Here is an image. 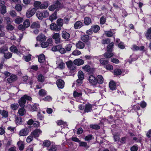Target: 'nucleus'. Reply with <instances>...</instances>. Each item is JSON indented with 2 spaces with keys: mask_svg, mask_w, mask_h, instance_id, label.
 <instances>
[{
  "mask_svg": "<svg viewBox=\"0 0 151 151\" xmlns=\"http://www.w3.org/2000/svg\"><path fill=\"white\" fill-rule=\"evenodd\" d=\"M31 99L30 97L26 95H24L23 97L21 98L18 101V103L21 107H23L25 104L26 100L30 101L31 100Z\"/></svg>",
  "mask_w": 151,
  "mask_h": 151,
  "instance_id": "1",
  "label": "nucleus"
},
{
  "mask_svg": "<svg viewBox=\"0 0 151 151\" xmlns=\"http://www.w3.org/2000/svg\"><path fill=\"white\" fill-rule=\"evenodd\" d=\"M62 5L61 3L58 1H57L55 3L49 7V9L50 11H53L55 9L61 7Z\"/></svg>",
  "mask_w": 151,
  "mask_h": 151,
  "instance_id": "2",
  "label": "nucleus"
},
{
  "mask_svg": "<svg viewBox=\"0 0 151 151\" xmlns=\"http://www.w3.org/2000/svg\"><path fill=\"white\" fill-rule=\"evenodd\" d=\"M52 42V39L51 38H50L47 39L46 41H43L40 44V45L42 48H45L51 44Z\"/></svg>",
  "mask_w": 151,
  "mask_h": 151,
  "instance_id": "3",
  "label": "nucleus"
},
{
  "mask_svg": "<svg viewBox=\"0 0 151 151\" xmlns=\"http://www.w3.org/2000/svg\"><path fill=\"white\" fill-rule=\"evenodd\" d=\"M37 41L42 42L43 41H45L46 40V37L43 34L39 35L36 38Z\"/></svg>",
  "mask_w": 151,
  "mask_h": 151,
  "instance_id": "4",
  "label": "nucleus"
},
{
  "mask_svg": "<svg viewBox=\"0 0 151 151\" xmlns=\"http://www.w3.org/2000/svg\"><path fill=\"white\" fill-rule=\"evenodd\" d=\"M9 49L11 52L16 53L19 55H21L22 54V52L21 51H18L17 47L14 45H12L10 47Z\"/></svg>",
  "mask_w": 151,
  "mask_h": 151,
  "instance_id": "5",
  "label": "nucleus"
},
{
  "mask_svg": "<svg viewBox=\"0 0 151 151\" xmlns=\"http://www.w3.org/2000/svg\"><path fill=\"white\" fill-rule=\"evenodd\" d=\"M57 64L58 65V67L61 69H63L65 67V63L63 60L59 58H57Z\"/></svg>",
  "mask_w": 151,
  "mask_h": 151,
  "instance_id": "6",
  "label": "nucleus"
},
{
  "mask_svg": "<svg viewBox=\"0 0 151 151\" xmlns=\"http://www.w3.org/2000/svg\"><path fill=\"white\" fill-rule=\"evenodd\" d=\"M42 133V131L41 130L39 129H36L31 132V134L35 138H36L38 137Z\"/></svg>",
  "mask_w": 151,
  "mask_h": 151,
  "instance_id": "7",
  "label": "nucleus"
},
{
  "mask_svg": "<svg viewBox=\"0 0 151 151\" xmlns=\"http://www.w3.org/2000/svg\"><path fill=\"white\" fill-rule=\"evenodd\" d=\"M36 9L35 8H33L31 10H27L26 13V16L27 18H30L32 17L35 13Z\"/></svg>",
  "mask_w": 151,
  "mask_h": 151,
  "instance_id": "8",
  "label": "nucleus"
},
{
  "mask_svg": "<svg viewBox=\"0 0 151 151\" xmlns=\"http://www.w3.org/2000/svg\"><path fill=\"white\" fill-rule=\"evenodd\" d=\"M28 133L29 130L28 129L25 128L22 129L20 131L19 134L20 136H24L27 135Z\"/></svg>",
  "mask_w": 151,
  "mask_h": 151,
  "instance_id": "9",
  "label": "nucleus"
},
{
  "mask_svg": "<svg viewBox=\"0 0 151 151\" xmlns=\"http://www.w3.org/2000/svg\"><path fill=\"white\" fill-rule=\"evenodd\" d=\"M58 87L60 88H63L64 86L65 83L62 79H58L56 82Z\"/></svg>",
  "mask_w": 151,
  "mask_h": 151,
  "instance_id": "10",
  "label": "nucleus"
},
{
  "mask_svg": "<svg viewBox=\"0 0 151 151\" xmlns=\"http://www.w3.org/2000/svg\"><path fill=\"white\" fill-rule=\"evenodd\" d=\"M17 79V77L16 75L12 74L7 78V81L9 83H11L16 81Z\"/></svg>",
  "mask_w": 151,
  "mask_h": 151,
  "instance_id": "11",
  "label": "nucleus"
},
{
  "mask_svg": "<svg viewBox=\"0 0 151 151\" xmlns=\"http://www.w3.org/2000/svg\"><path fill=\"white\" fill-rule=\"evenodd\" d=\"M88 81L92 85H95L97 84L96 78L93 75L90 76L89 77Z\"/></svg>",
  "mask_w": 151,
  "mask_h": 151,
  "instance_id": "12",
  "label": "nucleus"
},
{
  "mask_svg": "<svg viewBox=\"0 0 151 151\" xmlns=\"http://www.w3.org/2000/svg\"><path fill=\"white\" fill-rule=\"evenodd\" d=\"M74 64L77 65H83L84 63V61L83 60L78 58L75 60L73 61Z\"/></svg>",
  "mask_w": 151,
  "mask_h": 151,
  "instance_id": "13",
  "label": "nucleus"
},
{
  "mask_svg": "<svg viewBox=\"0 0 151 151\" xmlns=\"http://www.w3.org/2000/svg\"><path fill=\"white\" fill-rule=\"evenodd\" d=\"M92 105L88 103L85 105V107L84 109L85 112H88L91 111L92 110Z\"/></svg>",
  "mask_w": 151,
  "mask_h": 151,
  "instance_id": "14",
  "label": "nucleus"
},
{
  "mask_svg": "<svg viewBox=\"0 0 151 151\" xmlns=\"http://www.w3.org/2000/svg\"><path fill=\"white\" fill-rule=\"evenodd\" d=\"M62 36L63 38L64 39L67 40L70 37V34L65 31H63L62 33Z\"/></svg>",
  "mask_w": 151,
  "mask_h": 151,
  "instance_id": "15",
  "label": "nucleus"
},
{
  "mask_svg": "<svg viewBox=\"0 0 151 151\" xmlns=\"http://www.w3.org/2000/svg\"><path fill=\"white\" fill-rule=\"evenodd\" d=\"M50 29L53 30H60V28H59L58 26L55 24L52 23L50 25Z\"/></svg>",
  "mask_w": 151,
  "mask_h": 151,
  "instance_id": "16",
  "label": "nucleus"
},
{
  "mask_svg": "<svg viewBox=\"0 0 151 151\" xmlns=\"http://www.w3.org/2000/svg\"><path fill=\"white\" fill-rule=\"evenodd\" d=\"M76 46L78 48L83 49L85 45L83 42L80 41L76 43Z\"/></svg>",
  "mask_w": 151,
  "mask_h": 151,
  "instance_id": "17",
  "label": "nucleus"
},
{
  "mask_svg": "<svg viewBox=\"0 0 151 151\" xmlns=\"http://www.w3.org/2000/svg\"><path fill=\"white\" fill-rule=\"evenodd\" d=\"M83 26L82 23L80 21L76 22L74 24V27L76 29L80 28Z\"/></svg>",
  "mask_w": 151,
  "mask_h": 151,
  "instance_id": "18",
  "label": "nucleus"
},
{
  "mask_svg": "<svg viewBox=\"0 0 151 151\" xmlns=\"http://www.w3.org/2000/svg\"><path fill=\"white\" fill-rule=\"evenodd\" d=\"M30 27L32 29L39 28L40 25L38 22H34L31 25Z\"/></svg>",
  "mask_w": 151,
  "mask_h": 151,
  "instance_id": "19",
  "label": "nucleus"
},
{
  "mask_svg": "<svg viewBox=\"0 0 151 151\" xmlns=\"http://www.w3.org/2000/svg\"><path fill=\"white\" fill-rule=\"evenodd\" d=\"M96 81H97V83H98L101 84L103 83L104 78L101 76L98 75L96 78Z\"/></svg>",
  "mask_w": 151,
  "mask_h": 151,
  "instance_id": "20",
  "label": "nucleus"
},
{
  "mask_svg": "<svg viewBox=\"0 0 151 151\" xmlns=\"http://www.w3.org/2000/svg\"><path fill=\"white\" fill-rule=\"evenodd\" d=\"M19 105L17 103H13L10 105L11 109L13 110H16L18 108Z\"/></svg>",
  "mask_w": 151,
  "mask_h": 151,
  "instance_id": "21",
  "label": "nucleus"
},
{
  "mask_svg": "<svg viewBox=\"0 0 151 151\" xmlns=\"http://www.w3.org/2000/svg\"><path fill=\"white\" fill-rule=\"evenodd\" d=\"M17 145L19 149L20 150H22L24 148V145L23 142L19 141L18 142Z\"/></svg>",
  "mask_w": 151,
  "mask_h": 151,
  "instance_id": "22",
  "label": "nucleus"
},
{
  "mask_svg": "<svg viewBox=\"0 0 151 151\" xmlns=\"http://www.w3.org/2000/svg\"><path fill=\"white\" fill-rule=\"evenodd\" d=\"M109 86L110 89L112 90H114L115 89V82L113 81H111L109 83Z\"/></svg>",
  "mask_w": 151,
  "mask_h": 151,
  "instance_id": "23",
  "label": "nucleus"
},
{
  "mask_svg": "<svg viewBox=\"0 0 151 151\" xmlns=\"http://www.w3.org/2000/svg\"><path fill=\"white\" fill-rule=\"evenodd\" d=\"M45 60V56L43 54H41L38 56V61L40 63H43Z\"/></svg>",
  "mask_w": 151,
  "mask_h": 151,
  "instance_id": "24",
  "label": "nucleus"
},
{
  "mask_svg": "<svg viewBox=\"0 0 151 151\" xmlns=\"http://www.w3.org/2000/svg\"><path fill=\"white\" fill-rule=\"evenodd\" d=\"M36 15L38 19L40 20H42L43 18L42 13V12L38 11L36 13Z\"/></svg>",
  "mask_w": 151,
  "mask_h": 151,
  "instance_id": "25",
  "label": "nucleus"
},
{
  "mask_svg": "<svg viewBox=\"0 0 151 151\" xmlns=\"http://www.w3.org/2000/svg\"><path fill=\"white\" fill-rule=\"evenodd\" d=\"M104 56L106 58H109L112 57L114 54L112 52H106L104 54Z\"/></svg>",
  "mask_w": 151,
  "mask_h": 151,
  "instance_id": "26",
  "label": "nucleus"
},
{
  "mask_svg": "<svg viewBox=\"0 0 151 151\" xmlns=\"http://www.w3.org/2000/svg\"><path fill=\"white\" fill-rule=\"evenodd\" d=\"M66 65L69 68L70 70H73L75 67L74 65L71 61H69L66 63Z\"/></svg>",
  "mask_w": 151,
  "mask_h": 151,
  "instance_id": "27",
  "label": "nucleus"
},
{
  "mask_svg": "<svg viewBox=\"0 0 151 151\" xmlns=\"http://www.w3.org/2000/svg\"><path fill=\"white\" fill-rule=\"evenodd\" d=\"M18 113L20 116H23L26 113V111L24 108L19 109L18 111Z\"/></svg>",
  "mask_w": 151,
  "mask_h": 151,
  "instance_id": "28",
  "label": "nucleus"
},
{
  "mask_svg": "<svg viewBox=\"0 0 151 151\" xmlns=\"http://www.w3.org/2000/svg\"><path fill=\"white\" fill-rule=\"evenodd\" d=\"M48 6L47 3L46 2H44L42 3L41 2L40 5V9H45L47 8Z\"/></svg>",
  "mask_w": 151,
  "mask_h": 151,
  "instance_id": "29",
  "label": "nucleus"
},
{
  "mask_svg": "<svg viewBox=\"0 0 151 151\" xmlns=\"http://www.w3.org/2000/svg\"><path fill=\"white\" fill-rule=\"evenodd\" d=\"M114 43L112 42L110 43L108 46L107 48V50L108 52H111L112 51Z\"/></svg>",
  "mask_w": 151,
  "mask_h": 151,
  "instance_id": "30",
  "label": "nucleus"
},
{
  "mask_svg": "<svg viewBox=\"0 0 151 151\" xmlns=\"http://www.w3.org/2000/svg\"><path fill=\"white\" fill-rule=\"evenodd\" d=\"M93 31L94 32H97L100 29L99 27L97 25H94L91 27Z\"/></svg>",
  "mask_w": 151,
  "mask_h": 151,
  "instance_id": "31",
  "label": "nucleus"
},
{
  "mask_svg": "<svg viewBox=\"0 0 151 151\" xmlns=\"http://www.w3.org/2000/svg\"><path fill=\"white\" fill-rule=\"evenodd\" d=\"M57 12H55L54 13L52 14L49 17V19L52 22L55 19L57 18Z\"/></svg>",
  "mask_w": 151,
  "mask_h": 151,
  "instance_id": "32",
  "label": "nucleus"
},
{
  "mask_svg": "<svg viewBox=\"0 0 151 151\" xmlns=\"http://www.w3.org/2000/svg\"><path fill=\"white\" fill-rule=\"evenodd\" d=\"M78 76L79 79L83 80L84 78V74L83 72L81 71L80 70L78 72Z\"/></svg>",
  "mask_w": 151,
  "mask_h": 151,
  "instance_id": "33",
  "label": "nucleus"
},
{
  "mask_svg": "<svg viewBox=\"0 0 151 151\" xmlns=\"http://www.w3.org/2000/svg\"><path fill=\"white\" fill-rule=\"evenodd\" d=\"M41 2L37 1H35L33 5L35 8L37 9L40 8Z\"/></svg>",
  "mask_w": 151,
  "mask_h": 151,
  "instance_id": "34",
  "label": "nucleus"
},
{
  "mask_svg": "<svg viewBox=\"0 0 151 151\" xmlns=\"http://www.w3.org/2000/svg\"><path fill=\"white\" fill-rule=\"evenodd\" d=\"M84 20L85 24L86 25L89 24L91 22V19L88 17H85Z\"/></svg>",
  "mask_w": 151,
  "mask_h": 151,
  "instance_id": "35",
  "label": "nucleus"
},
{
  "mask_svg": "<svg viewBox=\"0 0 151 151\" xmlns=\"http://www.w3.org/2000/svg\"><path fill=\"white\" fill-rule=\"evenodd\" d=\"M82 95V93L81 92H78L76 91H74L73 95L75 98L79 97Z\"/></svg>",
  "mask_w": 151,
  "mask_h": 151,
  "instance_id": "36",
  "label": "nucleus"
},
{
  "mask_svg": "<svg viewBox=\"0 0 151 151\" xmlns=\"http://www.w3.org/2000/svg\"><path fill=\"white\" fill-rule=\"evenodd\" d=\"M37 79L39 81L43 82L45 80V78L42 74H40L37 76Z\"/></svg>",
  "mask_w": 151,
  "mask_h": 151,
  "instance_id": "37",
  "label": "nucleus"
},
{
  "mask_svg": "<svg viewBox=\"0 0 151 151\" xmlns=\"http://www.w3.org/2000/svg\"><path fill=\"white\" fill-rule=\"evenodd\" d=\"M89 37L87 35L82 36L81 37V40L84 42H87L88 41Z\"/></svg>",
  "mask_w": 151,
  "mask_h": 151,
  "instance_id": "38",
  "label": "nucleus"
},
{
  "mask_svg": "<svg viewBox=\"0 0 151 151\" xmlns=\"http://www.w3.org/2000/svg\"><path fill=\"white\" fill-rule=\"evenodd\" d=\"M63 19L59 18L57 20V24L58 26L61 27L63 26Z\"/></svg>",
  "mask_w": 151,
  "mask_h": 151,
  "instance_id": "39",
  "label": "nucleus"
},
{
  "mask_svg": "<svg viewBox=\"0 0 151 151\" xmlns=\"http://www.w3.org/2000/svg\"><path fill=\"white\" fill-rule=\"evenodd\" d=\"M12 56V54L10 52L4 53V57L6 59H9L11 58Z\"/></svg>",
  "mask_w": 151,
  "mask_h": 151,
  "instance_id": "40",
  "label": "nucleus"
},
{
  "mask_svg": "<svg viewBox=\"0 0 151 151\" xmlns=\"http://www.w3.org/2000/svg\"><path fill=\"white\" fill-rule=\"evenodd\" d=\"M23 25L25 28L29 27L30 25L29 21L28 19L26 20L23 22Z\"/></svg>",
  "mask_w": 151,
  "mask_h": 151,
  "instance_id": "41",
  "label": "nucleus"
},
{
  "mask_svg": "<svg viewBox=\"0 0 151 151\" xmlns=\"http://www.w3.org/2000/svg\"><path fill=\"white\" fill-rule=\"evenodd\" d=\"M15 122L17 124H20L22 122V120L21 118L17 117L15 119Z\"/></svg>",
  "mask_w": 151,
  "mask_h": 151,
  "instance_id": "42",
  "label": "nucleus"
},
{
  "mask_svg": "<svg viewBox=\"0 0 151 151\" xmlns=\"http://www.w3.org/2000/svg\"><path fill=\"white\" fill-rule=\"evenodd\" d=\"M79 146H80L84 147L87 148L89 147V146L87 145V143L86 142H79Z\"/></svg>",
  "mask_w": 151,
  "mask_h": 151,
  "instance_id": "43",
  "label": "nucleus"
},
{
  "mask_svg": "<svg viewBox=\"0 0 151 151\" xmlns=\"http://www.w3.org/2000/svg\"><path fill=\"white\" fill-rule=\"evenodd\" d=\"M122 73L121 70L119 69H116L114 70V73L115 75H120Z\"/></svg>",
  "mask_w": 151,
  "mask_h": 151,
  "instance_id": "44",
  "label": "nucleus"
},
{
  "mask_svg": "<svg viewBox=\"0 0 151 151\" xmlns=\"http://www.w3.org/2000/svg\"><path fill=\"white\" fill-rule=\"evenodd\" d=\"M81 54L80 51L77 50H76L73 51L72 54L75 56H78L80 55Z\"/></svg>",
  "mask_w": 151,
  "mask_h": 151,
  "instance_id": "45",
  "label": "nucleus"
},
{
  "mask_svg": "<svg viewBox=\"0 0 151 151\" xmlns=\"http://www.w3.org/2000/svg\"><path fill=\"white\" fill-rule=\"evenodd\" d=\"M82 69L86 72H89L91 68L89 65H87L83 67Z\"/></svg>",
  "mask_w": 151,
  "mask_h": 151,
  "instance_id": "46",
  "label": "nucleus"
},
{
  "mask_svg": "<svg viewBox=\"0 0 151 151\" xmlns=\"http://www.w3.org/2000/svg\"><path fill=\"white\" fill-rule=\"evenodd\" d=\"M8 48L6 46H4L0 48V52L4 53L5 52L7 51Z\"/></svg>",
  "mask_w": 151,
  "mask_h": 151,
  "instance_id": "47",
  "label": "nucleus"
},
{
  "mask_svg": "<svg viewBox=\"0 0 151 151\" xmlns=\"http://www.w3.org/2000/svg\"><path fill=\"white\" fill-rule=\"evenodd\" d=\"M90 127L91 128L95 129H98L100 128V126L97 124H91Z\"/></svg>",
  "mask_w": 151,
  "mask_h": 151,
  "instance_id": "48",
  "label": "nucleus"
},
{
  "mask_svg": "<svg viewBox=\"0 0 151 151\" xmlns=\"http://www.w3.org/2000/svg\"><path fill=\"white\" fill-rule=\"evenodd\" d=\"M72 47V45L70 44H67L65 47V49L67 51H70L71 50Z\"/></svg>",
  "mask_w": 151,
  "mask_h": 151,
  "instance_id": "49",
  "label": "nucleus"
},
{
  "mask_svg": "<svg viewBox=\"0 0 151 151\" xmlns=\"http://www.w3.org/2000/svg\"><path fill=\"white\" fill-rule=\"evenodd\" d=\"M1 115L4 117H7L8 116V111L5 110H3L2 111Z\"/></svg>",
  "mask_w": 151,
  "mask_h": 151,
  "instance_id": "50",
  "label": "nucleus"
},
{
  "mask_svg": "<svg viewBox=\"0 0 151 151\" xmlns=\"http://www.w3.org/2000/svg\"><path fill=\"white\" fill-rule=\"evenodd\" d=\"M43 144L44 146L48 147L50 145V142L49 141L46 140L44 141Z\"/></svg>",
  "mask_w": 151,
  "mask_h": 151,
  "instance_id": "51",
  "label": "nucleus"
},
{
  "mask_svg": "<svg viewBox=\"0 0 151 151\" xmlns=\"http://www.w3.org/2000/svg\"><path fill=\"white\" fill-rule=\"evenodd\" d=\"M106 17L104 16L102 17L100 19V24H104L106 22Z\"/></svg>",
  "mask_w": 151,
  "mask_h": 151,
  "instance_id": "52",
  "label": "nucleus"
},
{
  "mask_svg": "<svg viewBox=\"0 0 151 151\" xmlns=\"http://www.w3.org/2000/svg\"><path fill=\"white\" fill-rule=\"evenodd\" d=\"M23 58L25 61L28 62L31 59V55L30 54H29L27 56H23Z\"/></svg>",
  "mask_w": 151,
  "mask_h": 151,
  "instance_id": "53",
  "label": "nucleus"
},
{
  "mask_svg": "<svg viewBox=\"0 0 151 151\" xmlns=\"http://www.w3.org/2000/svg\"><path fill=\"white\" fill-rule=\"evenodd\" d=\"M39 93L40 96H43L46 95V93L45 90L42 89L39 91Z\"/></svg>",
  "mask_w": 151,
  "mask_h": 151,
  "instance_id": "54",
  "label": "nucleus"
},
{
  "mask_svg": "<svg viewBox=\"0 0 151 151\" xmlns=\"http://www.w3.org/2000/svg\"><path fill=\"white\" fill-rule=\"evenodd\" d=\"M100 63L103 65H106L108 63V60H105L104 58H101L100 60Z\"/></svg>",
  "mask_w": 151,
  "mask_h": 151,
  "instance_id": "55",
  "label": "nucleus"
},
{
  "mask_svg": "<svg viewBox=\"0 0 151 151\" xmlns=\"http://www.w3.org/2000/svg\"><path fill=\"white\" fill-rule=\"evenodd\" d=\"M60 47V45H58L55 46H54L52 47V50L53 51H59Z\"/></svg>",
  "mask_w": 151,
  "mask_h": 151,
  "instance_id": "56",
  "label": "nucleus"
},
{
  "mask_svg": "<svg viewBox=\"0 0 151 151\" xmlns=\"http://www.w3.org/2000/svg\"><path fill=\"white\" fill-rule=\"evenodd\" d=\"M1 13L4 14L6 12V6H3L1 7Z\"/></svg>",
  "mask_w": 151,
  "mask_h": 151,
  "instance_id": "57",
  "label": "nucleus"
},
{
  "mask_svg": "<svg viewBox=\"0 0 151 151\" xmlns=\"http://www.w3.org/2000/svg\"><path fill=\"white\" fill-rule=\"evenodd\" d=\"M22 6L21 5L19 4H17L15 6V9L18 11H21L22 10Z\"/></svg>",
  "mask_w": 151,
  "mask_h": 151,
  "instance_id": "58",
  "label": "nucleus"
},
{
  "mask_svg": "<svg viewBox=\"0 0 151 151\" xmlns=\"http://www.w3.org/2000/svg\"><path fill=\"white\" fill-rule=\"evenodd\" d=\"M6 28L8 30H12L14 29V27L11 24H8L6 27Z\"/></svg>",
  "mask_w": 151,
  "mask_h": 151,
  "instance_id": "59",
  "label": "nucleus"
},
{
  "mask_svg": "<svg viewBox=\"0 0 151 151\" xmlns=\"http://www.w3.org/2000/svg\"><path fill=\"white\" fill-rule=\"evenodd\" d=\"M105 34L108 37H111L113 35L112 32L111 31H105Z\"/></svg>",
  "mask_w": 151,
  "mask_h": 151,
  "instance_id": "60",
  "label": "nucleus"
},
{
  "mask_svg": "<svg viewBox=\"0 0 151 151\" xmlns=\"http://www.w3.org/2000/svg\"><path fill=\"white\" fill-rule=\"evenodd\" d=\"M42 13L43 16V18L44 17H46L49 16V14L48 11L46 10H44L42 12Z\"/></svg>",
  "mask_w": 151,
  "mask_h": 151,
  "instance_id": "61",
  "label": "nucleus"
},
{
  "mask_svg": "<svg viewBox=\"0 0 151 151\" xmlns=\"http://www.w3.org/2000/svg\"><path fill=\"white\" fill-rule=\"evenodd\" d=\"M23 19L21 17H17V18L15 20V23L17 24H20L22 22Z\"/></svg>",
  "mask_w": 151,
  "mask_h": 151,
  "instance_id": "62",
  "label": "nucleus"
},
{
  "mask_svg": "<svg viewBox=\"0 0 151 151\" xmlns=\"http://www.w3.org/2000/svg\"><path fill=\"white\" fill-rule=\"evenodd\" d=\"M59 51L61 54H63L65 53L66 50L64 48L62 47V46L60 45V47L59 49Z\"/></svg>",
  "mask_w": 151,
  "mask_h": 151,
  "instance_id": "63",
  "label": "nucleus"
},
{
  "mask_svg": "<svg viewBox=\"0 0 151 151\" xmlns=\"http://www.w3.org/2000/svg\"><path fill=\"white\" fill-rule=\"evenodd\" d=\"M33 139V137L32 135L28 136L26 139L27 142L28 143L30 142Z\"/></svg>",
  "mask_w": 151,
  "mask_h": 151,
  "instance_id": "64",
  "label": "nucleus"
}]
</instances>
